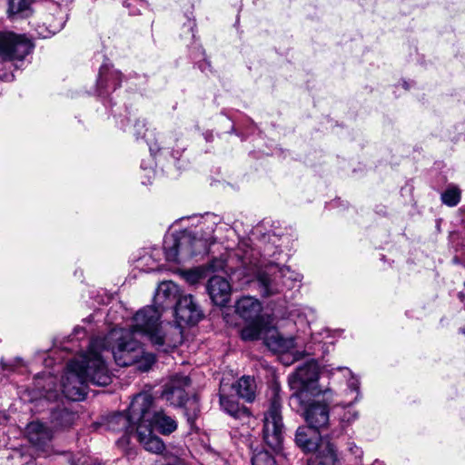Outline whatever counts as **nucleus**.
I'll return each instance as SVG.
<instances>
[{"label":"nucleus","instance_id":"f257e3e1","mask_svg":"<svg viewBox=\"0 0 465 465\" xmlns=\"http://www.w3.org/2000/svg\"><path fill=\"white\" fill-rule=\"evenodd\" d=\"M88 351L91 355L94 354L104 361L103 352L111 351L117 365H136L142 371H148L155 361L154 355L144 352L141 342L134 337L133 331L126 329L114 328L105 337L93 339Z\"/></svg>","mask_w":465,"mask_h":465},{"label":"nucleus","instance_id":"f03ea898","mask_svg":"<svg viewBox=\"0 0 465 465\" xmlns=\"http://www.w3.org/2000/svg\"><path fill=\"white\" fill-rule=\"evenodd\" d=\"M111 381L105 361L87 351L67 363L61 381L62 392L70 401H83L88 383L106 386Z\"/></svg>","mask_w":465,"mask_h":465},{"label":"nucleus","instance_id":"7ed1b4c3","mask_svg":"<svg viewBox=\"0 0 465 465\" xmlns=\"http://www.w3.org/2000/svg\"><path fill=\"white\" fill-rule=\"evenodd\" d=\"M215 223H212L205 230L193 232L183 230L167 236L163 242V251L169 262H180V256L183 259L206 252L208 246L214 242Z\"/></svg>","mask_w":465,"mask_h":465},{"label":"nucleus","instance_id":"20e7f679","mask_svg":"<svg viewBox=\"0 0 465 465\" xmlns=\"http://www.w3.org/2000/svg\"><path fill=\"white\" fill-rule=\"evenodd\" d=\"M161 311L154 306H146L139 310L133 318V333H140L151 341L157 350L167 352L175 347L172 344L160 323Z\"/></svg>","mask_w":465,"mask_h":465},{"label":"nucleus","instance_id":"39448f33","mask_svg":"<svg viewBox=\"0 0 465 465\" xmlns=\"http://www.w3.org/2000/svg\"><path fill=\"white\" fill-rule=\"evenodd\" d=\"M132 411L134 418L142 420L143 424H149L153 430L155 429L160 433L167 435L177 429L176 420L162 410H157L153 397L147 392L138 393L134 397Z\"/></svg>","mask_w":465,"mask_h":465},{"label":"nucleus","instance_id":"423d86ee","mask_svg":"<svg viewBox=\"0 0 465 465\" xmlns=\"http://www.w3.org/2000/svg\"><path fill=\"white\" fill-rule=\"evenodd\" d=\"M283 432L280 389L274 385L271 390L269 408L264 413L262 437L266 445L276 453L282 450Z\"/></svg>","mask_w":465,"mask_h":465},{"label":"nucleus","instance_id":"0eeeda50","mask_svg":"<svg viewBox=\"0 0 465 465\" xmlns=\"http://www.w3.org/2000/svg\"><path fill=\"white\" fill-rule=\"evenodd\" d=\"M190 384L191 380L188 376L175 375L165 384L162 396L173 406L180 407L187 403L184 414L188 422L193 424L200 411V407L196 397L192 400L187 398L185 388Z\"/></svg>","mask_w":465,"mask_h":465},{"label":"nucleus","instance_id":"6e6552de","mask_svg":"<svg viewBox=\"0 0 465 465\" xmlns=\"http://www.w3.org/2000/svg\"><path fill=\"white\" fill-rule=\"evenodd\" d=\"M319 378L318 364L314 361H308L296 369L289 376V385L293 391L291 399L302 401L306 392L318 394L317 381Z\"/></svg>","mask_w":465,"mask_h":465},{"label":"nucleus","instance_id":"1a4fd4ad","mask_svg":"<svg viewBox=\"0 0 465 465\" xmlns=\"http://www.w3.org/2000/svg\"><path fill=\"white\" fill-rule=\"evenodd\" d=\"M33 47L31 41L24 35L0 32V58L3 60L22 61Z\"/></svg>","mask_w":465,"mask_h":465},{"label":"nucleus","instance_id":"9d476101","mask_svg":"<svg viewBox=\"0 0 465 465\" xmlns=\"http://www.w3.org/2000/svg\"><path fill=\"white\" fill-rule=\"evenodd\" d=\"M141 423L142 420L134 418L131 403L127 413L118 412L113 414L108 420L107 426L110 430L123 432L124 436L120 440L127 441L129 436H135L137 426Z\"/></svg>","mask_w":465,"mask_h":465},{"label":"nucleus","instance_id":"9b49d317","mask_svg":"<svg viewBox=\"0 0 465 465\" xmlns=\"http://www.w3.org/2000/svg\"><path fill=\"white\" fill-rule=\"evenodd\" d=\"M174 313L180 323L193 325L203 317L191 294H180L175 302Z\"/></svg>","mask_w":465,"mask_h":465},{"label":"nucleus","instance_id":"f8f14e48","mask_svg":"<svg viewBox=\"0 0 465 465\" xmlns=\"http://www.w3.org/2000/svg\"><path fill=\"white\" fill-rule=\"evenodd\" d=\"M26 433L29 441L38 451L45 456L50 454L53 432L48 427L39 421H33L27 425Z\"/></svg>","mask_w":465,"mask_h":465},{"label":"nucleus","instance_id":"ddd939ff","mask_svg":"<svg viewBox=\"0 0 465 465\" xmlns=\"http://www.w3.org/2000/svg\"><path fill=\"white\" fill-rule=\"evenodd\" d=\"M304 418L308 425L320 431L329 423L328 404L320 401H312L304 409Z\"/></svg>","mask_w":465,"mask_h":465},{"label":"nucleus","instance_id":"4468645a","mask_svg":"<svg viewBox=\"0 0 465 465\" xmlns=\"http://www.w3.org/2000/svg\"><path fill=\"white\" fill-rule=\"evenodd\" d=\"M277 264H270L258 272L257 282L262 296L269 297L283 292L279 277L276 276Z\"/></svg>","mask_w":465,"mask_h":465},{"label":"nucleus","instance_id":"2eb2a0df","mask_svg":"<svg viewBox=\"0 0 465 465\" xmlns=\"http://www.w3.org/2000/svg\"><path fill=\"white\" fill-rule=\"evenodd\" d=\"M207 292L212 302L218 306H224L229 302L232 287L224 277L215 275L207 282Z\"/></svg>","mask_w":465,"mask_h":465},{"label":"nucleus","instance_id":"dca6fc26","mask_svg":"<svg viewBox=\"0 0 465 465\" xmlns=\"http://www.w3.org/2000/svg\"><path fill=\"white\" fill-rule=\"evenodd\" d=\"M122 74L118 70L103 65L97 80V92L100 96L105 97L121 85Z\"/></svg>","mask_w":465,"mask_h":465},{"label":"nucleus","instance_id":"f3484780","mask_svg":"<svg viewBox=\"0 0 465 465\" xmlns=\"http://www.w3.org/2000/svg\"><path fill=\"white\" fill-rule=\"evenodd\" d=\"M180 294V289L176 283L172 281L163 282L159 284L154 295V307L161 312L173 307Z\"/></svg>","mask_w":465,"mask_h":465},{"label":"nucleus","instance_id":"a211bd4d","mask_svg":"<svg viewBox=\"0 0 465 465\" xmlns=\"http://www.w3.org/2000/svg\"><path fill=\"white\" fill-rule=\"evenodd\" d=\"M320 431L312 426H300L295 433V442L304 452H312L320 447Z\"/></svg>","mask_w":465,"mask_h":465},{"label":"nucleus","instance_id":"6ab92c4d","mask_svg":"<svg viewBox=\"0 0 465 465\" xmlns=\"http://www.w3.org/2000/svg\"><path fill=\"white\" fill-rule=\"evenodd\" d=\"M263 342L269 350L277 353L287 352L295 345L293 338H284L277 329L270 325L265 330Z\"/></svg>","mask_w":465,"mask_h":465},{"label":"nucleus","instance_id":"aec40b11","mask_svg":"<svg viewBox=\"0 0 465 465\" xmlns=\"http://www.w3.org/2000/svg\"><path fill=\"white\" fill-rule=\"evenodd\" d=\"M135 437L143 445L144 450L149 452L159 454L164 450V443L159 437L153 434L149 424L141 423L138 425L135 431Z\"/></svg>","mask_w":465,"mask_h":465},{"label":"nucleus","instance_id":"412c9836","mask_svg":"<svg viewBox=\"0 0 465 465\" xmlns=\"http://www.w3.org/2000/svg\"><path fill=\"white\" fill-rule=\"evenodd\" d=\"M35 388L39 391V396L31 397L29 401L32 402L53 401L59 398V391L55 388V378L51 375L45 378L37 377Z\"/></svg>","mask_w":465,"mask_h":465},{"label":"nucleus","instance_id":"4be33fe9","mask_svg":"<svg viewBox=\"0 0 465 465\" xmlns=\"http://www.w3.org/2000/svg\"><path fill=\"white\" fill-rule=\"evenodd\" d=\"M262 310L261 302L250 296L241 298L235 305L236 313L245 322L263 318L261 315Z\"/></svg>","mask_w":465,"mask_h":465},{"label":"nucleus","instance_id":"5701e85b","mask_svg":"<svg viewBox=\"0 0 465 465\" xmlns=\"http://www.w3.org/2000/svg\"><path fill=\"white\" fill-rule=\"evenodd\" d=\"M320 454L313 459L309 460L308 465H341L337 448L334 444L328 441L321 446Z\"/></svg>","mask_w":465,"mask_h":465},{"label":"nucleus","instance_id":"b1692460","mask_svg":"<svg viewBox=\"0 0 465 465\" xmlns=\"http://www.w3.org/2000/svg\"><path fill=\"white\" fill-rule=\"evenodd\" d=\"M246 322L247 324L241 331V338L246 341L260 339L263 341L265 330H267L269 327V324L265 322L264 318L252 320Z\"/></svg>","mask_w":465,"mask_h":465},{"label":"nucleus","instance_id":"393cba45","mask_svg":"<svg viewBox=\"0 0 465 465\" xmlns=\"http://www.w3.org/2000/svg\"><path fill=\"white\" fill-rule=\"evenodd\" d=\"M76 417L77 415L67 408L58 406L51 410L50 422L56 429L67 428L74 422Z\"/></svg>","mask_w":465,"mask_h":465},{"label":"nucleus","instance_id":"a878e982","mask_svg":"<svg viewBox=\"0 0 465 465\" xmlns=\"http://www.w3.org/2000/svg\"><path fill=\"white\" fill-rule=\"evenodd\" d=\"M275 272L276 276L279 277L281 287H282L283 292L295 288L301 282L300 273L291 270L288 266L277 265Z\"/></svg>","mask_w":465,"mask_h":465},{"label":"nucleus","instance_id":"bb28decb","mask_svg":"<svg viewBox=\"0 0 465 465\" xmlns=\"http://www.w3.org/2000/svg\"><path fill=\"white\" fill-rule=\"evenodd\" d=\"M220 404L225 412L235 419H244L250 417L248 409L243 406H240L236 401L230 397L220 395Z\"/></svg>","mask_w":465,"mask_h":465},{"label":"nucleus","instance_id":"cd10ccee","mask_svg":"<svg viewBox=\"0 0 465 465\" xmlns=\"http://www.w3.org/2000/svg\"><path fill=\"white\" fill-rule=\"evenodd\" d=\"M239 397L247 401H252L255 397L256 384L253 378L250 376L242 377L235 386Z\"/></svg>","mask_w":465,"mask_h":465},{"label":"nucleus","instance_id":"c85d7f7f","mask_svg":"<svg viewBox=\"0 0 465 465\" xmlns=\"http://www.w3.org/2000/svg\"><path fill=\"white\" fill-rule=\"evenodd\" d=\"M0 366L6 374L11 373H24L25 371V365L19 358L5 361L3 359L0 361Z\"/></svg>","mask_w":465,"mask_h":465},{"label":"nucleus","instance_id":"c756f323","mask_svg":"<svg viewBox=\"0 0 465 465\" xmlns=\"http://www.w3.org/2000/svg\"><path fill=\"white\" fill-rule=\"evenodd\" d=\"M441 200L443 203L448 206H456L460 200V191L456 186H450L441 194Z\"/></svg>","mask_w":465,"mask_h":465},{"label":"nucleus","instance_id":"7c9ffc66","mask_svg":"<svg viewBox=\"0 0 465 465\" xmlns=\"http://www.w3.org/2000/svg\"><path fill=\"white\" fill-rule=\"evenodd\" d=\"M33 0H9L8 2V13L9 15H19L26 12Z\"/></svg>","mask_w":465,"mask_h":465},{"label":"nucleus","instance_id":"2f4dec72","mask_svg":"<svg viewBox=\"0 0 465 465\" xmlns=\"http://www.w3.org/2000/svg\"><path fill=\"white\" fill-rule=\"evenodd\" d=\"M252 465H276L274 457L267 450L254 452L252 458Z\"/></svg>","mask_w":465,"mask_h":465},{"label":"nucleus","instance_id":"473e14b6","mask_svg":"<svg viewBox=\"0 0 465 465\" xmlns=\"http://www.w3.org/2000/svg\"><path fill=\"white\" fill-rule=\"evenodd\" d=\"M60 16L54 22H50L46 28V33H39V35L43 38H46L51 35H54L59 32L64 25L65 20L64 14L60 13Z\"/></svg>","mask_w":465,"mask_h":465},{"label":"nucleus","instance_id":"72a5a7b5","mask_svg":"<svg viewBox=\"0 0 465 465\" xmlns=\"http://www.w3.org/2000/svg\"><path fill=\"white\" fill-rule=\"evenodd\" d=\"M245 247H247L246 243H241L237 249L236 255L241 259L244 265L252 264V250H245Z\"/></svg>","mask_w":465,"mask_h":465},{"label":"nucleus","instance_id":"f704fd0d","mask_svg":"<svg viewBox=\"0 0 465 465\" xmlns=\"http://www.w3.org/2000/svg\"><path fill=\"white\" fill-rule=\"evenodd\" d=\"M348 450L354 457L355 465H359L363 454L361 449L356 446L353 442H350L348 444Z\"/></svg>","mask_w":465,"mask_h":465},{"label":"nucleus","instance_id":"c9c22d12","mask_svg":"<svg viewBox=\"0 0 465 465\" xmlns=\"http://www.w3.org/2000/svg\"><path fill=\"white\" fill-rule=\"evenodd\" d=\"M145 123L143 121H136V123L134 125V134L136 136V138H143L145 135Z\"/></svg>","mask_w":465,"mask_h":465},{"label":"nucleus","instance_id":"e433bc0d","mask_svg":"<svg viewBox=\"0 0 465 465\" xmlns=\"http://www.w3.org/2000/svg\"><path fill=\"white\" fill-rule=\"evenodd\" d=\"M358 418V412L355 411L348 410L346 411L341 418V422L342 424H349L351 421L355 420Z\"/></svg>","mask_w":465,"mask_h":465},{"label":"nucleus","instance_id":"4c0bfd02","mask_svg":"<svg viewBox=\"0 0 465 465\" xmlns=\"http://www.w3.org/2000/svg\"><path fill=\"white\" fill-rule=\"evenodd\" d=\"M200 277L201 275L197 272L191 271L186 272V280L192 284L196 283L199 281Z\"/></svg>","mask_w":465,"mask_h":465},{"label":"nucleus","instance_id":"58836bf2","mask_svg":"<svg viewBox=\"0 0 465 465\" xmlns=\"http://www.w3.org/2000/svg\"><path fill=\"white\" fill-rule=\"evenodd\" d=\"M348 386L351 391H358L360 387L359 381L353 376L349 380Z\"/></svg>","mask_w":465,"mask_h":465},{"label":"nucleus","instance_id":"ea45409f","mask_svg":"<svg viewBox=\"0 0 465 465\" xmlns=\"http://www.w3.org/2000/svg\"><path fill=\"white\" fill-rule=\"evenodd\" d=\"M165 465H186L184 461L177 457L171 459Z\"/></svg>","mask_w":465,"mask_h":465},{"label":"nucleus","instance_id":"a19ab883","mask_svg":"<svg viewBox=\"0 0 465 465\" xmlns=\"http://www.w3.org/2000/svg\"><path fill=\"white\" fill-rule=\"evenodd\" d=\"M461 331H462V333H464V334H465V329H463Z\"/></svg>","mask_w":465,"mask_h":465}]
</instances>
